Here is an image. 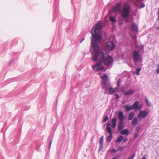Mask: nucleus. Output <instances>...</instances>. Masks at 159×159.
Masks as SVG:
<instances>
[{
  "instance_id": "obj_1",
  "label": "nucleus",
  "mask_w": 159,
  "mask_h": 159,
  "mask_svg": "<svg viewBox=\"0 0 159 159\" xmlns=\"http://www.w3.org/2000/svg\"><path fill=\"white\" fill-rule=\"evenodd\" d=\"M98 48L97 46H94V50L90 48L89 50L92 54V59L94 61L98 60L99 61L105 65L112 66L113 62V58L109 56V54L107 53V52L105 53L102 52H98Z\"/></svg>"
},
{
  "instance_id": "obj_2",
  "label": "nucleus",
  "mask_w": 159,
  "mask_h": 159,
  "mask_svg": "<svg viewBox=\"0 0 159 159\" xmlns=\"http://www.w3.org/2000/svg\"><path fill=\"white\" fill-rule=\"evenodd\" d=\"M102 29L101 23L96 24L92 28L91 30L92 37L91 43L93 45L95 42H100L102 38V35L99 34Z\"/></svg>"
},
{
  "instance_id": "obj_3",
  "label": "nucleus",
  "mask_w": 159,
  "mask_h": 159,
  "mask_svg": "<svg viewBox=\"0 0 159 159\" xmlns=\"http://www.w3.org/2000/svg\"><path fill=\"white\" fill-rule=\"evenodd\" d=\"M122 4L121 2L117 3L112 9L113 12L119 11L121 12V16L123 18L129 17L131 10V8L129 5H126V7L124 6L122 10L121 9Z\"/></svg>"
},
{
  "instance_id": "obj_4",
  "label": "nucleus",
  "mask_w": 159,
  "mask_h": 159,
  "mask_svg": "<svg viewBox=\"0 0 159 159\" xmlns=\"http://www.w3.org/2000/svg\"><path fill=\"white\" fill-rule=\"evenodd\" d=\"M97 46L98 47V52H102L104 53L107 52V53L109 54L111 50H113L115 48L116 46L113 42L112 41H109L105 44V47L102 49H100L97 42H95L93 45H92L90 47H92V50H94V46Z\"/></svg>"
},
{
  "instance_id": "obj_5",
  "label": "nucleus",
  "mask_w": 159,
  "mask_h": 159,
  "mask_svg": "<svg viewBox=\"0 0 159 159\" xmlns=\"http://www.w3.org/2000/svg\"><path fill=\"white\" fill-rule=\"evenodd\" d=\"M102 78L103 81L101 82L102 88L105 90L106 91L108 92V89L110 87V84L109 81L108 76L106 74H105Z\"/></svg>"
},
{
  "instance_id": "obj_6",
  "label": "nucleus",
  "mask_w": 159,
  "mask_h": 159,
  "mask_svg": "<svg viewBox=\"0 0 159 159\" xmlns=\"http://www.w3.org/2000/svg\"><path fill=\"white\" fill-rule=\"evenodd\" d=\"M118 117L119 121L117 125V129L118 131H120L124 128L123 121L125 117L122 112L120 111L119 112Z\"/></svg>"
},
{
  "instance_id": "obj_7",
  "label": "nucleus",
  "mask_w": 159,
  "mask_h": 159,
  "mask_svg": "<svg viewBox=\"0 0 159 159\" xmlns=\"http://www.w3.org/2000/svg\"><path fill=\"white\" fill-rule=\"evenodd\" d=\"M133 60L135 65L137 66L138 62H141L142 60L141 56L139 54V52L138 51L134 50L133 53Z\"/></svg>"
},
{
  "instance_id": "obj_8",
  "label": "nucleus",
  "mask_w": 159,
  "mask_h": 159,
  "mask_svg": "<svg viewBox=\"0 0 159 159\" xmlns=\"http://www.w3.org/2000/svg\"><path fill=\"white\" fill-rule=\"evenodd\" d=\"M102 63L99 61V63L93 66L92 68L95 72L101 71L104 69V67L102 65Z\"/></svg>"
},
{
  "instance_id": "obj_9",
  "label": "nucleus",
  "mask_w": 159,
  "mask_h": 159,
  "mask_svg": "<svg viewBox=\"0 0 159 159\" xmlns=\"http://www.w3.org/2000/svg\"><path fill=\"white\" fill-rule=\"evenodd\" d=\"M148 111H146V110L141 111L138 115V118L139 119L140 118H141V119L144 118L147 116L148 114Z\"/></svg>"
},
{
  "instance_id": "obj_10",
  "label": "nucleus",
  "mask_w": 159,
  "mask_h": 159,
  "mask_svg": "<svg viewBox=\"0 0 159 159\" xmlns=\"http://www.w3.org/2000/svg\"><path fill=\"white\" fill-rule=\"evenodd\" d=\"M103 136H101L100 138L99 143V146L98 148V151H101L103 148Z\"/></svg>"
},
{
  "instance_id": "obj_11",
  "label": "nucleus",
  "mask_w": 159,
  "mask_h": 159,
  "mask_svg": "<svg viewBox=\"0 0 159 159\" xmlns=\"http://www.w3.org/2000/svg\"><path fill=\"white\" fill-rule=\"evenodd\" d=\"M112 123L111 127L112 129H115L117 125V119L115 117H113L111 121Z\"/></svg>"
},
{
  "instance_id": "obj_12",
  "label": "nucleus",
  "mask_w": 159,
  "mask_h": 159,
  "mask_svg": "<svg viewBox=\"0 0 159 159\" xmlns=\"http://www.w3.org/2000/svg\"><path fill=\"white\" fill-rule=\"evenodd\" d=\"M135 92V91L134 90L130 89L127 91H124L123 92V94L125 95L128 96L134 93Z\"/></svg>"
},
{
  "instance_id": "obj_13",
  "label": "nucleus",
  "mask_w": 159,
  "mask_h": 159,
  "mask_svg": "<svg viewBox=\"0 0 159 159\" xmlns=\"http://www.w3.org/2000/svg\"><path fill=\"white\" fill-rule=\"evenodd\" d=\"M131 29L132 30L136 32H138V29L137 26L135 25L134 22H133L131 25Z\"/></svg>"
},
{
  "instance_id": "obj_14",
  "label": "nucleus",
  "mask_w": 159,
  "mask_h": 159,
  "mask_svg": "<svg viewBox=\"0 0 159 159\" xmlns=\"http://www.w3.org/2000/svg\"><path fill=\"white\" fill-rule=\"evenodd\" d=\"M109 134V135L107 137L106 140L109 143L110 142L111 140L112 139V131H109L107 132Z\"/></svg>"
},
{
  "instance_id": "obj_15",
  "label": "nucleus",
  "mask_w": 159,
  "mask_h": 159,
  "mask_svg": "<svg viewBox=\"0 0 159 159\" xmlns=\"http://www.w3.org/2000/svg\"><path fill=\"white\" fill-rule=\"evenodd\" d=\"M120 134L122 135H128L129 133L127 129H125L120 132Z\"/></svg>"
},
{
  "instance_id": "obj_16",
  "label": "nucleus",
  "mask_w": 159,
  "mask_h": 159,
  "mask_svg": "<svg viewBox=\"0 0 159 159\" xmlns=\"http://www.w3.org/2000/svg\"><path fill=\"white\" fill-rule=\"evenodd\" d=\"M139 102L138 101H136L133 104L132 106L133 109H134L135 110H138V106L139 105Z\"/></svg>"
},
{
  "instance_id": "obj_17",
  "label": "nucleus",
  "mask_w": 159,
  "mask_h": 159,
  "mask_svg": "<svg viewBox=\"0 0 159 159\" xmlns=\"http://www.w3.org/2000/svg\"><path fill=\"white\" fill-rule=\"evenodd\" d=\"M125 108L126 111H129L133 109L132 106L129 105H126L125 106Z\"/></svg>"
},
{
  "instance_id": "obj_18",
  "label": "nucleus",
  "mask_w": 159,
  "mask_h": 159,
  "mask_svg": "<svg viewBox=\"0 0 159 159\" xmlns=\"http://www.w3.org/2000/svg\"><path fill=\"white\" fill-rule=\"evenodd\" d=\"M124 139V137L122 136H120L115 141L116 143H120L122 142Z\"/></svg>"
},
{
  "instance_id": "obj_19",
  "label": "nucleus",
  "mask_w": 159,
  "mask_h": 159,
  "mask_svg": "<svg viewBox=\"0 0 159 159\" xmlns=\"http://www.w3.org/2000/svg\"><path fill=\"white\" fill-rule=\"evenodd\" d=\"M110 124L109 121H108L107 123V126L106 127V129L107 132L112 131L110 127Z\"/></svg>"
},
{
  "instance_id": "obj_20",
  "label": "nucleus",
  "mask_w": 159,
  "mask_h": 159,
  "mask_svg": "<svg viewBox=\"0 0 159 159\" xmlns=\"http://www.w3.org/2000/svg\"><path fill=\"white\" fill-rule=\"evenodd\" d=\"M134 112H131L129 115L128 120H132L134 116Z\"/></svg>"
},
{
  "instance_id": "obj_21",
  "label": "nucleus",
  "mask_w": 159,
  "mask_h": 159,
  "mask_svg": "<svg viewBox=\"0 0 159 159\" xmlns=\"http://www.w3.org/2000/svg\"><path fill=\"white\" fill-rule=\"evenodd\" d=\"M138 122V119L136 117H134L132 121V124L133 125H135Z\"/></svg>"
},
{
  "instance_id": "obj_22",
  "label": "nucleus",
  "mask_w": 159,
  "mask_h": 159,
  "mask_svg": "<svg viewBox=\"0 0 159 159\" xmlns=\"http://www.w3.org/2000/svg\"><path fill=\"white\" fill-rule=\"evenodd\" d=\"M55 0V2L54 6L53 7V9L54 10V11H56L58 9V5L57 2L56 1V0Z\"/></svg>"
},
{
  "instance_id": "obj_23",
  "label": "nucleus",
  "mask_w": 159,
  "mask_h": 159,
  "mask_svg": "<svg viewBox=\"0 0 159 159\" xmlns=\"http://www.w3.org/2000/svg\"><path fill=\"white\" fill-rule=\"evenodd\" d=\"M116 92V91L115 90V89H113L112 87H110L109 89V93L110 94H112Z\"/></svg>"
},
{
  "instance_id": "obj_24",
  "label": "nucleus",
  "mask_w": 159,
  "mask_h": 159,
  "mask_svg": "<svg viewBox=\"0 0 159 159\" xmlns=\"http://www.w3.org/2000/svg\"><path fill=\"white\" fill-rule=\"evenodd\" d=\"M110 20L112 22V23H115L116 22V19L115 17H114L112 16H111L110 17Z\"/></svg>"
},
{
  "instance_id": "obj_25",
  "label": "nucleus",
  "mask_w": 159,
  "mask_h": 159,
  "mask_svg": "<svg viewBox=\"0 0 159 159\" xmlns=\"http://www.w3.org/2000/svg\"><path fill=\"white\" fill-rule=\"evenodd\" d=\"M145 101H146V104L147 106H148V107L151 106V103L149 102L148 100L146 98H145Z\"/></svg>"
},
{
  "instance_id": "obj_26",
  "label": "nucleus",
  "mask_w": 159,
  "mask_h": 159,
  "mask_svg": "<svg viewBox=\"0 0 159 159\" xmlns=\"http://www.w3.org/2000/svg\"><path fill=\"white\" fill-rule=\"evenodd\" d=\"M140 130V128L139 126H138L135 129V131L134 133H136V134L138 133L139 132Z\"/></svg>"
},
{
  "instance_id": "obj_27",
  "label": "nucleus",
  "mask_w": 159,
  "mask_h": 159,
  "mask_svg": "<svg viewBox=\"0 0 159 159\" xmlns=\"http://www.w3.org/2000/svg\"><path fill=\"white\" fill-rule=\"evenodd\" d=\"M141 70V68H137L136 69V74L137 75H139V72Z\"/></svg>"
},
{
  "instance_id": "obj_28",
  "label": "nucleus",
  "mask_w": 159,
  "mask_h": 159,
  "mask_svg": "<svg viewBox=\"0 0 159 159\" xmlns=\"http://www.w3.org/2000/svg\"><path fill=\"white\" fill-rule=\"evenodd\" d=\"M108 119V118L107 115L105 116V118L103 119V122H105L107 121Z\"/></svg>"
},
{
  "instance_id": "obj_29",
  "label": "nucleus",
  "mask_w": 159,
  "mask_h": 159,
  "mask_svg": "<svg viewBox=\"0 0 159 159\" xmlns=\"http://www.w3.org/2000/svg\"><path fill=\"white\" fill-rule=\"evenodd\" d=\"M124 148V147L119 146L118 148V151H123Z\"/></svg>"
},
{
  "instance_id": "obj_30",
  "label": "nucleus",
  "mask_w": 159,
  "mask_h": 159,
  "mask_svg": "<svg viewBox=\"0 0 159 159\" xmlns=\"http://www.w3.org/2000/svg\"><path fill=\"white\" fill-rule=\"evenodd\" d=\"M117 151L118 150H116L114 148L112 149L111 150V151L112 153H116L117 152Z\"/></svg>"
},
{
  "instance_id": "obj_31",
  "label": "nucleus",
  "mask_w": 159,
  "mask_h": 159,
  "mask_svg": "<svg viewBox=\"0 0 159 159\" xmlns=\"http://www.w3.org/2000/svg\"><path fill=\"white\" fill-rule=\"evenodd\" d=\"M139 136V134L138 133L136 134L134 133V138L135 139L138 137Z\"/></svg>"
},
{
  "instance_id": "obj_32",
  "label": "nucleus",
  "mask_w": 159,
  "mask_h": 159,
  "mask_svg": "<svg viewBox=\"0 0 159 159\" xmlns=\"http://www.w3.org/2000/svg\"><path fill=\"white\" fill-rule=\"evenodd\" d=\"M156 72L157 74H159V64L158 65V68L156 70Z\"/></svg>"
},
{
  "instance_id": "obj_33",
  "label": "nucleus",
  "mask_w": 159,
  "mask_h": 159,
  "mask_svg": "<svg viewBox=\"0 0 159 159\" xmlns=\"http://www.w3.org/2000/svg\"><path fill=\"white\" fill-rule=\"evenodd\" d=\"M115 96L116 97V99H118L120 97H119V95L118 94H116V93H115Z\"/></svg>"
},
{
  "instance_id": "obj_34",
  "label": "nucleus",
  "mask_w": 159,
  "mask_h": 159,
  "mask_svg": "<svg viewBox=\"0 0 159 159\" xmlns=\"http://www.w3.org/2000/svg\"><path fill=\"white\" fill-rule=\"evenodd\" d=\"M120 79H119L118 80L117 82V87L120 86Z\"/></svg>"
},
{
  "instance_id": "obj_35",
  "label": "nucleus",
  "mask_w": 159,
  "mask_h": 159,
  "mask_svg": "<svg viewBox=\"0 0 159 159\" xmlns=\"http://www.w3.org/2000/svg\"><path fill=\"white\" fill-rule=\"evenodd\" d=\"M52 139H51L50 140V143L49 144V149L50 148L51 145L52 144Z\"/></svg>"
},
{
  "instance_id": "obj_36",
  "label": "nucleus",
  "mask_w": 159,
  "mask_h": 159,
  "mask_svg": "<svg viewBox=\"0 0 159 159\" xmlns=\"http://www.w3.org/2000/svg\"><path fill=\"white\" fill-rule=\"evenodd\" d=\"M142 104H141L140 105H139L138 106V107H137L138 108V110H141V108H142Z\"/></svg>"
},
{
  "instance_id": "obj_37",
  "label": "nucleus",
  "mask_w": 159,
  "mask_h": 159,
  "mask_svg": "<svg viewBox=\"0 0 159 159\" xmlns=\"http://www.w3.org/2000/svg\"><path fill=\"white\" fill-rule=\"evenodd\" d=\"M120 156V154H117L114 157L115 158H116V159H117L118 158H119V157Z\"/></svg>"
},
{
  "instance_id": "obj_38",
  "label": "nucleus",
  "mask_w": 159,
  "mask_h": 159,
  "mask_svg": "<svg viewBox=\"0 0 159 159\" xmlns=\"http://www.w3.org/2000/svg\"><path fill=\"white\" fill-rule=\"evenodd\" d=\"M145 6V4L144 3H143L141 6H140V8H143Z\"/></svg>"
},
{
  "instance_id": "obj_39",
  "label": "nucleus",
  "mask_w": 159,
  "mask_h": 159,
  "mask_svg": "<svg viewBox=\"0 0 159 159\" xmlns=\"http://www.w3.org/2000/svg\"><path fill=\"white\" fill-rule=\"evenodd\" d=\"M125 21L127 22V23H128L129 22V17H127L126 18H125Z\"/></svg>"
},
{
  "instance_id": "obj_40",
  "label": "nucleus",
  "mask_w": 159,
  "mask_h": 159,
  "mask_svg": "<svg viewBox=\"0 0 159 159\" xmlns=\"http://www.w3.org/2000/svg\"><path fill=\"white\" fill-rule=\"evenodd\" d=\"M135 153H134V154L131 157H129L130 158H131V159H133V158H134V157L135 156Z\"/></svg>"
},
{
  "instance_id": "obj_41",
  "label": "nucleus",
  "mask_w": 159,
  "mask_h": 159,
  "mask_svg": "<svg viewBox=\"0 0 159 159\" xmlns=\"http://www.w3.org/2000/svg\"><path fill=\"white\" fill-rule=\"evenodd\" d=\"M158 18L157 19V20H159V8L158 11Z\"/></svg>"
},
{
  "instance_id": "obj_42",
  "label": "nucleus",
  "mask_w": 159,
  "mask_h": 159,
  "mask_svg": "<svg viewBox=\"0 0 159 159\" xmlns=\"http://www.w3.org/2000/svg\"><path fill=\"white\" fill-rule=\"evenodd\" d=\"M128 140V139H127V138H125L124 140H123V143H125V142L127 141Z\"/></svg>"
},
{
  "instance_id": "obj_43",
  "label": "nucleus",
  "mask_w": 159,
  "mask_h": 159,
  "mask_svg": "<svg viewBox=\"0 0 159 159\" xmlns=\"http://www.w3.org/2000/svg\"><path fill=\"white\" fill-rule=\"evenodd\" d=\"M85 39L84 38H82L81 40H80V43H81Z\"/></svg>"
},
{
  "instance_id": "obj_44",
  "label": "nucleus",
  "mask_w": 159,
  "mask_h": 159,
  "mask_svg": "<svg viewBox=\"0 0 159 159\" xmlns=\"http://www.w3.org/2000/svg\"><path fill=\"white\" fill-rule=\"evenodd\" d=\"M13 61L12 60L10 62V63L9 64V66L11 64L12 62Z\"/></svg>"
},
{
  "instance_id": "obj_45",
  "label": "nucleus",
  "mask_w": 159,
  "mask_h": 159,
  "mask_svg": "<svg viewBox=\"0 0 159 159\" xmlns=\"http://www.w3.org/2000/svg\"><path fill=\"white\" fill-rule=\"evenodd\" d=\"M141 159H147L145 156H143Z\"/></svg>"
},
{
  "instance_id": "obj_46",
  "label": "nucleus",
  "mask_w": 159,
  "mask_h": 159,
  "mask_svg": "<svg viewBox=\"0 0 159 159\" xmlns=\"http://www.w3.org/2000/svg\"><path fill=\"white\" fill-rule=\"evenodd\" d=\"M114 89H115V90L116 91V90L118 89V88L117 87H116Z\"/></svg>"
},
{
  "instance_id": "obj_47",
  "label": "nucleus",
  "mask_w": 159,
  "mask_h": 159,
  "mask_svg": "<svg viewBox=\"0 0 159 159\" xmlns=\"http://www.w3.org/2000/svg\"><path fill=\"white\" fill-rule=\"evenodd\" d=\"M121 89H122V90H123V89H124V87H122L121 88Z\"/></svg>"
},
{
  "instance_id": "obj_48",
  "label": "nucleus",
  "mask_w": 159,
  "mask_h": 159,
  "mask_svg": "<svg viewBox=\"0 0 159 159\" xmlns=\"http://www.w3.org/2000/svg\"><path fill=\"white\" fill-rule=\"evenodd\" d=\"M136 38H137V37H136V36H135V39L136 40H137Z\"/></svg>"
},
{
  "instance_id": "obj_49",
  "label": "nucleus",
  "mask_w": 159,
  "mask_h": 159,
  "mask_svg": "<svg viewBox=\"0 0 159 159\" xmlns=\"http://www.w3.org/2000/svg\"><path fill=\"white\" fill-rule=\"evenodd\" d=\"M55 14H54V15H53V18H55Z\"/></svg>"
},
{
  "instance_id": "obj_50",
  "label": "nucleus",
  "mask_w": 159,
  "mask_h": 159,
  "mask_svg": "<svg viewBox=\"0 0 159 159\" xmlns=\"http://www.w3.org/2000/svg\"><path fill=\"white\" fill-rule=\"evenodd\" d=\"M127 159H131V158H130L129 157Z\"/></svg>"
},
{
  "instance_id": "obj_51",
  "label": "nucleus",
  "mask_w": 159,
  "mask_h": 159,
  "mask_svg": "<svg viewBox=\"0 0 159 159\" xmlns=\"http://www.w3.org/2000/svg\"><path fill=\"white\" fill-rule=\"evenodd\" d=\"M68 30H67V32L68 33Z\"/></svg>"
},
{
  "instance_id": "obj_52",
  "label": "nucleus",
  "mask_w": 159,
  "mask_h": 159,
  "mask_svg": "<svg viewBox=\"0 0 159 159\" xmlns=\"http://www.w3.org/2000/svg\"><path fill=\"white\" fill-rule=\"evenodd\" d=\"M124 3H125V4H126V2H124Z\"/></svg>"
},
{
  "instance_id": "obj_53",
  "label": "nucleus",
  "mask_w": 159,
  "mask_h": 159,
  "mask_svg": "<svg viewBox=\"0 0 159 159\" xmlns=\"http://www.w3.org/2000/svg\"><path fill=\"white\" fill-rule=\"evenodd\" d=\"M159 28V27H158L157 28V29H158Z\"/></svg>"
}]
</instances>
